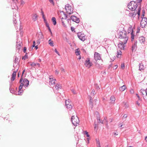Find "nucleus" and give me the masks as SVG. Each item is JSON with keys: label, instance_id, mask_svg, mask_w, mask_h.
Here are the masks:
<instances>
[{"label": "nucleus", "instance_id": "nucleus-8", "mask_svg": "<svg viewBox=\"0 0 147 147\" xmlns=\"http://www.w3.org/2000/svg\"><path fill=\"white\" fill-rule=\"evenodd\" d=\"M13 3H12L11 6L12 8L13 9H18V0H12Z\"/></svg>", "mask_w": 147, "mask_h": 147}, {"label": "nucleus", "instance_id": "nucleus-21", "mask_svg": "<svg viewBox=\"0 0 147 147\" xmlns=\"http://www.w3.org/2000/svg\"><path fill=\"white\" fill-rule=\"evenodd\" d=\"M21 47V45L20 42L18 43L17 42V44L16 45V49H18V50H19Z\"/></svg>", "mask_w": 147, "mask_h": 147}, {"label": "nucleus", "instance_id": "nucleus-24", "mask_svg": "<svg viewBox=\"0 0 147 147\" xmlns=\"http://www.w3.org/2000/svg\"><path fill=\"white\" fill-rule=\"evenodd\" d=\"M126 87L125 86L123 85L119 88V90L121 91H123L126 89Z\"/></svg>", "mask_w": 147, "mask_h": 147}, {"label": "nucleus", "instance_id": "nucleus-55", "mask_svg": "<svg viewBox=\"0 0 147 147\" xmlns=\"http://www.w3.org/2000/svg\"><path fill=\"white\" fill-rule=\"evenodd\" d=\"M35 41H33V45L32 46L33 47H34L35 46Z\"/></svg>", "mask_w": 147, "mask_h": 147}, {"label": "nucleus", "instance_id": "nucleus-20", "mask_svg": "<svg viewBox=\"0 0 147 147\" xmlns=\"http://www.w3.org/2000/svg\"><path fill=\"white\" fill-rule=\"evenodd\" d=\"M136 15V13L135 12L130 13L129 14V16L134 18Z\"/></svg>", "mask_w": 147, "mask_h": 147}, {"label": "nucleus", "instance_id": "nucleus-62", "mask_svg": "<svg viewBox=\"0 0 147 147\" xmlns=\"http://www.w3.org/2000/svg\"><path fill=\"white\" fill-rule=\"evenodd\" d=\"M104 120H106V124L107 125V123H108V122H107V117H104Z\"/></svg>", "mask_w": 147, "mask_h": 147}, {"label": "nucleus", "instance_id": "nucleus-41", "mask_svg": "<svg viewBox=\"0 0 147 147\" xmlns=\"http://www.w3.org/2000/svg\"><path fill=\"white\" fill-rule=\"evenodd\" d=\"M23 91L22 90H19L18 94L19 95H21V94L22 93Z\"/></svg>", "mask_w": 147, "mask_h": 147}, {"label": "nucleus", "instance_id": "nucleus-61", "mask_svg": "<svg viewBox=\"0 0 147 147\" xmlns=\"http://www.w3.org/2000/svg\"><path fill=\"white\" fill-rule=\"evenodd\" d=\"M85 133H86V136L88 137L89 136V135L88 134V132L87 131H85Z\"/></svg>", "mask_w": 147, "mask_h": 147}, {"label": "nucleus", "instance_id": "nucleus-60", "mask_svg": "<svg viewBox=\"0 0 147 147\" xmlns=\"http://www.w3.org/2000/svg\"><path fill=\"white\" fill-rule=\"evenodd\" d=\"M45 24L46 26L47 27H49V25L47 23V22H45Z\"/></svg>", "mask_w": 147, "mask_h": 147}, {"label": "nucleus", "instance_id": "nucleus-7", "mask_svg": "<svg viewBox=\"0 0 147 147\" xmlns=\"http://www.w3.org/2000/svg\"><path fill=\"white\" fill-rule=\"evenodd\" d=\"M124 40H120V42L118 45V47L121 50H124L125 47V44L124 42Z\"/></svg>", "mask_w": 147, "mask_h": 147}, {"label": "nucleus", "instance_id": "nucleus-48", "mask_svg": "<svg viewBox=\"0 0 147 147\" xmlns=\"http://www.w3.org/2000/svg\"><path fill=\"white\" fill-rule=\"evenodd\" d=\"M61 72L62 73H63L65 72V70L63 68H61L60 69Z\"/></svg>", "mask_w": 147, "mask_h": 147}, {"label": "nucleus", "instance_id": "nucleus-37", "mask_svg": "<svg viewBox=\"0 0 147 147\" xmlns=\"http://www.w3.org/2000/svg\"><path fill=\"white\" fill-rule=\"evenodd\" d=\"M19 59L18 58L16 57L14 60V63H17L18 62Z\"/></svg>", "mask_w": 147, "mask_h": 147}, {"label": "nucleus", "instance_id": "nucleus-18", "mask_svg": "<svg viewBox=\"0 0 147 147\" xmlns=\"http://www.w3.org/2000/svg\"><path fill=\"white\" fill-rule=\"evenodd\" d=\"M139 40L141 43H144L145 41V38L143 36H140L139 38Z\"/></svg>", "mask_w": 147, "mask_h": 147}, {"label": "nucleus", "instance_id": "nucleus-63", "mask_svg": "<svg viewBox=\"0 0 147 147\" xmlns=\"http://www.w3.org/2000/svg\"><path fill=\"white\" fill-rule=\"evenodd\" d=\"M137 41H135V42H134V44H133V45L137 46Z\"/></svg>", "mask_w": 147, "mask_h": 147}, {"label": "nucleus", "instance_id": "nucleus-27", "mask_svg": "<svg viewBox=\"0 0 147 147\" xmlns=\"http://www.w3.org/2000/svg\"><path fill=\"white\" fill-rule=\"evenodd\" d=\"M141 8L140 7H139L138 9V10L137 12V13L138 15V19H139L140 16V11H141Z\"/></svg>", "mask_w": 147, "mask_h": 147}, {"label": "nucleus", "instance_id": "nucleus-46", "mask_svg": "<svg viewBox=\"0 0 147 147\" xmlns=\"http://www.w3.org/2000/svg\"><path fill=\"white\" fill-rule=\"evenodd\" d=\"M9 90H10V92L11 93H12V94L14 93V91L12 88H10Z\"/></svg>", "mask_w": 147, "mask_h": 147}, {"label": "nucleus", "instance_id": "nucleus-5", "mask_svg": "<svg viewBox=\"0 0 147 147\" xmlns=\"http://www.w3.org/2000/svg\"><path fill=\"white\" fill-rule=\"evenodd\" d=\"M141 18L142 20L140 22V26L141 27L144 28L147 24V18L146 17H143Z\"/></svg>", "mask_w": 147, "mask_h": 147}, {"label": "nucleus", "instance_id": "nucleus-54", "mask_svg": "<svg viewBox=\"0 0 147 147\" xmlns=\"http://www.w3.org/2000/svg\"><path fill=\"white\" fill-rule=\"evenodd\" d=\"M136 95L137 96L139 100H141V99L140 98L139 95L138 94H136Z\"/></svg>", "mask_w": 147, "mask_h": 147}, {"label": "nucleus", "instance_id": "nucleus-25", "mask_svg": "<svg viewBox=\"0 0 147 147\" xmlns=\"http://www.w3.org/2000/svg\"><path fill=\"white\" fill-rule=\"evenodd\" d=\"M137 46L134 45H133L132 46V49H131L132 51L133 52L135 51L137 49Z\"/></svg>", "mask_w": 147, "mask_h": 147}, {"label": "nucleus", "instance_id": "nucleus-19", "mask_svg": "<svg viewBox=\"0 0 147 147\" xmlns=\"http://www.w3.org/2000/svg\"><path fill=\"white\" fill-rule=\"evenodd\" d=\"M110 100H111L110 103L111 104H114L115 100V97L113 96H111L110 98Z\"/></svg>", "mask_w": 147, "mask_h": 147}, {"label": "nucleus", "instance_id": "nucleus-50", "mask_svg": "<svg viewBox=\"0 0 147 147\" xmlns=\"http://www.w3.org/2000/svg\"><path fill=\"white\" fill-rule=\"evenodd\" d=\"M49 1L53 5H54V4L53 0H49Z\"/></svg>", "mask_w": 147, "mask_h": 147}, {"label": "nucleus", "instance_id": "nucleus-34", "mask_svg": "<svg viewBox=\"0 0 147 147\" xmlns=\"http://www.w3.org/2000/svg\"><path fill=\"white\" fill-rule=\"evenodd\" d=\"M22 76L21 79L20 80V83H21V84H20V86H24V83H23V82H22Z\"/></svg>", "mask_w": 147, "mask_h": 147}, {"label": "nucleus", "instance_id": "nucleus-58", "mask_svg": "<svg viewBox=\"0 0 147 147\" xmlns=\"http://www.w3.org/2000/svg\"><path fill=\"white\" fill-rule=\"evenodd\" d=\"M91 94H93V95H94L95 94V90H92L91 93Z\"/></svg>", "mask_w": 147, "mask_h": 147}, {"label": "nucleus", "instance_id": "nucleus-6", "mask_svg": "<svg viewBox=\"0 0 147 147\" xmlns=\"http://www.w3.org/2000/svg\"><path fill=\"white\" fill-rule=\"evenodd\" d=\"M19 15L18 13H17V14H14V16L13 17V24L15 26H16V27H17L16 23H17V20H19Z\"/></svg>", "mask_w": 147, "mask_h": 147}, {"label": "nucleus", "instance_id": "nucleus-31", "mask_svg": "<svg viewBox=\"0 0 147 147\" xmlns=\"http://www.w3.org/2000/svg\"><path fill=\"white\" fill-rule=\"evenodd\" d=\"M133 31V32H134V31L133 28H129L128 29V33L127 34H128V36H129V34L130 32L131 33V32Z\"/></svg>", "mask_w": 147, "mask_h": 147}, {"label": "nucleus", "instance_id": "nucleus-44", "mask_svg": "<svg viewBox=\"0 0 147 147\" xmlns=\"http://www.w3.org/2000/svg\"><path fill=\"white\" fill-rule=\"evenodd\" d=\"M30 65L32 67H34L36 65V63H32L30 64Z\"/></svg>", "mask_w": 147, "mask_h": 147}, {"label": "nucleus", "instance_id": "nucleus-52", "mask_svg": "<svg viewBox=\"0 0 147 147\" xmlns=\"http://www.w3.org/2000/svg\"><path fill=\"white\" fill-rule=\"evenodd\" d=\"M121 68H124V67H125V66L124 64V63L121 64Z\"/></svg>", "mask_w": 147, "mask_h": 147}, {"label": "nucleus", "instance_id": "nucleus-1", "mask_svg": "<svg viewBox=\"0 0 147 147\" xmlns=\"http://www.w3.org/2000/svg\"><path fill=\"white\" fill-rule=\"evenodd\" d=\"M118 35L119 38H120L121 40H124L125 43H126L128 39V36L126 31L123 30L119 31Z\"/></svg>", "mask_w": 147, "mask_h": 147}, {"label": "nucleus", "instance_id": "nucleus-3", "mask_svg": "<svg viewBox=\"0 0 147 147\" xmlns=\"http://www.w3.org/2000/svg\"><path fill=\"white\" fill-rule=\"evenodd\" d=\"M71 120L72 124L74 126H77L78 124H79V120L78 117L77 116H72Z\"/></svg>", "mask_w": 147, "mask_h": 147}, {"label": "nucleus", "instance_id": "nucleus-40", "mask_svg": "<svg viewBox=\"0 0 147 147\" xmlns=\"http://www.w3.org/2000/svg\"><path fill=\"white\" fill-rule=\"evenodd\" d=\"M17 71H14L12 74V76H13L16 77V72Z\"/></svg>", "mask_w": 147, "mask_h": 147}, {"label": "nucleus", "instance_id": "nucleus-23", "mask_svg": "<svg viewBox=\"0 0 147 147\" xmlns=\"http://www.w3.org/2000/svg\"><path fill=\"white\" fill-rule=\"evenodd\" d=\"M144 69V67L143 64H142L141 63H139V70L141 71V70H143Z\"/></svg>", "mask_w": 147, "mask_h": 147}, {"label": "nucleus", "instance_id": "nucleus-13", "mask_svg": "<svg viewBox=\"0 0 147 147\" xmlns=\"http://www.w3.org/2000/svg\"><path fill=\"white\" fill-rule=\"evenodd\" d=\"M94 59L96 61L98 60H100L101 57L100 54L98 53L95 52L94 54Z\"/></svg>", "mask_w": 147, "mask_h": 147}, {"label": "nucleus", "instance_id": "nucleus-14", "mask_svg": "<svg viewBox=\"0 0 147 147\" xmlns=\"http://www.w3.org/2000/svg\"><path fill=\"white\" fill-rule=\"evenodd\" d=\"M140 93H141L144 97L145 95L147 96V88L145 90L144 89H141L140 90Z\"/></svg>", "mask_w": 147, "mask_h": 147}, {"label": "nucleus", "instance_id": "nucleus-53", "mask_svg": "<svg viewBox=\"0 0 147 147\" xmlns=\"http://www.w3.org/2000/svg\"><path fill=\"white\" fill-rule=\"evenodd\" d=\"M127 115L126 114H125L123 116V118L125 119L127 118Z\"/></svg>", "mask_w": 147, "mask_h": 147}, {"label": "nucleus", "instance_id": "nucleus-45", "mask_svg": "<svg viewBox=\"0 0 147 147\" xmlns=\"http://www.w3.org/2000/svg\"><path fill=\"white\" fill-rule=\"evenodd\" d=\"M55 52L58 55H59V56H60V54L59 53V52L57 51V50L56 49H55Z\"/></svg>", "mask_w": 147, "mask_h": 147}, {"label": "nucleus", "instance_id": "nucleus-4", "mask_svg": "<svg viewBox=\"0 0 147 147\" xmlns=\"http://www.w3.org/2000/svg\"><path fill=\"white\" fill-rule=\"evenodd\" d=\"M65 9L66 10V12L69 14L72 13L73 12V8L71 6L69 5V4H67L65 5Z\"/></svg>", "mask_w": 147, "mask_h": 147}, {"label": "nucleus", "instance_id": "nucleus-57", "mask_svg": "<svg viewBox=\"0 0 147 147\" xmlns=\"http://www.w3.org/2000/svg\"><path fill=\"white\" fill-rule=\"evenodd\" d=\"M61 22H62V24L63 26L64 27H65L66 26V25L65 24L64 22L62 20Z\"/></svg>", "mask_w": 147, "mask_h": 147}, {"label": "nucleus", "instance_id": "nucleus-51", "mask_svg": "<svg viewBox=\"0 0 147 147\" xmlns=\"http://www.w3.org/2000/svg\"><path fill=\"white\" fill-rule=\"evenodd\" d=\"M71 91L74 94H76V92L75 91V90L73 89H72L71 90Z\"/></svg>", "mask_w": 147, "mask_h": 147}, {"label": "nucleus", "instance_id": "nucleus-32", "mask_svg": "<svg viewBox=\"0 0 147 147\" xmlns=\"http://www.w3.org/2000/svg\"><path fill=\"white\" fill-rule=\"evenodd\" d=\"M50 45L51 46H53V42L52 41L51 39H50L48 41Z\"/></svg>", "mask_w": 147, "mask_h": 147}, {"label": "nucleus", "instance_id": "nucleus-16", "mask_svg": "<svg viewBox=\"0 0 147 147\" xmlns=\"http://www.w3.org/2000/svg\"><path fill=\"white\" fill-rule=\"evenodd\" d=\"M23 82L24 84V86L27 87L29 84V81L26 79H24Z\"/></svg>", "mask_w": 147, "mask_h": 147}, {"label": "nucleus", "instance_id": "nucleus-35", "mask_svg": "<svg viewBox=\"0 0 147 147\" xmlns=\"http://www.w3.org/2000/svg\"><path fill=\"white\" fill-rule=\"evenodd\" d=\"M96 144H97V146H100V142L99 141V140L98 139H96Z\"/></svg>", "mask_w": 147, "mask_h": 147}, {"label": "nucleus", "instance_id": "nucleus-42", "mask_svg": "<svg viewBox=\"0 0 147 147\" xmlns=\"http://www.w3.org/2000/svg\"><path fill=\"white\" fill-rule=\"evenodd\" d=\"M67 102V104H70L71 103L70 102H69V100H66L65 101V105H66V102Z\"/></svg>", "mask_w": 147, "mask_h": 147}, {"label": "nucleus", "instance_id": "nucleus-49", "mask_svg": "<svg viewBox=\"0 0 147 147\" xmlns=\"http://www.w3.org/2000/svg\"><path fill=\"white\" fill-rule=\"evenodd\" d=\"M130 93L131 94H133L134 92V91L133 89H131L130 91Z\"/></svg>", "mask_w": 147, "mask_h": 147}, {"label": "nucleus", "instance_id": "nucleus-39", "mask_svg": "<svg viewBox=\"0 0 147 147\" xmlns=\"http://www.w3.org/2000/svg\"><path fill=\"white\" fill-rule=\"evenodd\" d=\"M41 13L42 16V18H44L45 15L44 14V12L43 11L42 9H41Z\"/></svg>", "mask_w": 147, "mask_h": 147}, {"label": "nucleus", "instance_id": "nucleus-9", "mask_svg": "<svg viewBox=\"0 0 147 147\" xmlns=\"http://www.w3.org/2000/svg\"><path fill=\"white\" fill-rule=\"evenodd\" d=\"M56 80L53 78L52 76H50L49 78V85L51 87L53 86Z\"/></svg>", "mask_w": 147, "mask_h": 147}, {"label": "nucleus", "instance_id": "nucleus-38", "mask_svg": "<svg viewBox=\"0 0 147 147\" xmlns=\"http://www.w3.org/2000/svg\"><path fill=\"white\" fill-rule=\"evenodd\" d=\"M144 14H145V10H143L141 16V18H142L143 17H144Z\"/></svg>", "mask_w": 147, "mask_h": 147}, {"label": "nucleus", "instance_id": "nucleus-11", "mask_svg": "<svg viewBox=\"0 0 147 147\" xmlns=\"http://www.w3.org/2000/svg\"><path fill=\"white\" fill-rule=\"evenodd\" d=\"M85 65L88 68L90 67L92 65V63L90 62V60L89 59H88L85 61Z\"/></svg>", "mask_w": 147, "mask_h": 147}, {"label": "nucleus", "instance_id": "nucleus-30", "mask_svg": "<svg viewBox=\"0 0 147 147\" xmlns=\"http://www.w3.org/2000/svg\"><path fill=\"white\" fill-rule=\"evenodd\" d=\"M130 34L131 35V40L132 41L134 40L135 36L134 35V32H133V31L131 32V33H130Z\"/></svg>", "mask_w": 147, "mask_h": 147}, {"label": "nucleus", "instance_id": "nucleus-17", "mask_svg": "<svg viewBox=\"0 0 147 147\" xmlns=\"http://www.w3.org/2000/svg\"><path fill=\"white\" fill-rule=\"evenodd\" d=\"M66 108L67 109H69V110L68 111V113H70V110L72 108V105H71V104H67V102H66Z\"/></svg>", "mask_w": 147, "mask_h": 147}, {"label": "nucleus", "instance_id": "nucleus-2", "mask_svg": "<svg viewBox=\"0 0 147 147\" xmlns=\"http://www.w3.org/2000/svg\"><path fill=\"white\" fill-rule=\"evenodd\" d=\"M128 8L129 9L132 11L135 10L137 6V4L134 1H131L128 3Z\"/></svg>", "mask_w": 147, "mask_h": 147}, {"label": "nucleus", "instance_id": "nucleus-33", "mask_svg": "<svg viewBox=\"0 0 147 147\" xmlns=\"http://www.w3.org/2000/svg\"><path fill=\"white\" fill-rule=\"evenodd\" d=\"M75 53L76 55H80V51H79L78 49H77L76 50Z\"/></svg>", "mask_w": 147, "mask_h": 147}, {"label": "nucleus", "instance_id": "nucleus-36", "mask_svg": "<svg viewBox=\"0 0 147 147\" xmlns=\"http://www.w3.org/2000/svg\"><path fill=\"white\" fill-rule=\"evenodd\" d=\"M37 18V16L36 15H34L33 17V19L34 20V21H35L36 20V19Z\"/></svg>", "mask_w": 147, "mask_h": 147}, {"label": "nucleus", "instance_id": "nucleus-22", "mask_svg": "<svg viewBox=\"0 0 147 147\" xmlns=\"http://www.w3.org/2000/svg\"><path fill=\"white\" fill-rule=\"evenodd\" d=\"M121 52L120 50H118L117 51V57L118 58H120L121 55Z\"/></svg>", "mask_w": 147, "mask_h": 147}, {"label": "nucleus", "instance_id": "nucleus-56", "mask_svg": "<svg viewBox=\"0 0 147 147\" xmlns=\"http://www.w3.org/2000/svg\"><path fill=\"white\" fill-rule=\"evenodd\" d=\"M26 48L25 47H24V50H23V52L24 53H25L26 51Z\"/></svg>", "mask_w": 147, "mask_h": 147}, {"label": "nucleus", "instance_id": "nucleus-29", "mask_svg": "<svg viewBox=\"0 0 147 147\" xmlns=\"http://www.w3.org/2000/svg\"><path fill=\"white\" fill-rule=\"evenodd\" d=\"M61 86L59 84H57L55 87V88L57 90H59V89H61Z\"/></svg>", "mask_w": 147, "mask_h": 147}, {"label": "nucleus", "instance_id": "nucleus-15", "mask_svg": "<svg viewBox=\"0 0 147 147\" xmlns=\"http://www.w3.org/2000/svg\"><path fill=\"white\" fill-rule=\"evenodd\" d=\"M43 38V36L42 34L41 33H40V34H38V38L39 39H38L36 43L38 45H39L40 42V40L41 39H42Z\"/></svg>", "mask_w": 147, "mask_h": 147}, {"label": "nucleus", "instance_id": "nucleus-28", "mask_svg": "<svg viewBox=\"0 0 147 147\" xmlns=\"http://www.w3.org/2000/svg\"><path fill=\"white\" fill-rule=\"evenodd\" d=\"M123 105L125 109L127 108L128 107V105L126 102H123Z\"/></svg>", "mask_w": 147, "mask_h": 147}, {"label": "nucleus", "instance_id": "nucleus-26", "mask_svg": "<svg viewBox=\"0 0 147 147\" xmlns=\"http://www.w3.org/2000/svg\"><path fill=\"white\" fill-rule=\"evenodd\" d=\"M52 20L53 22V24L54 25H55L56 23V19L55 17H53L52 18Z\"/></svg>", "mask_w": 147, "mask_h": 147}, {"label": "nucleus", "instance_id": "nucleus-47", "mask_svg": "<svg viewBox=\"0 0 147 147\" xmlns=\"http://www.w3.org/2000/svg\"><path fill=\"white\" fill-rule=\"evenodd\" d=\"M90 105H91V107H93V103L91 101V100H90Z\"/></svg>", "mask_w": 147, "mask_h": 147}, {"label": "nucleus", "instance_id": "nucleus-43", "mask_svg": "<svg viewBox=\"0 0 147 147\" xmlns=\"http://www.w3.org/2000/svg\"><path fill=\"white\" fill-rule=\"evenodd\" d=\"M15 78H16L15 77L12 76L11 78V81H13L14 80Z\"/></svg>", "mask_w": 147, "mask_h": 147}, {"label": "nucleus", "instance_id": "nucleus-64", "mask_svg": "<svg viewBox=\"0 0 147 147\" xmlns=\"http://www.w3.org/2000/svg\"><path fill=\"white\" fill-rule=\"evenodd\" d=\"M21 5H23L24 3V2L22 0H21Z\"/></svg>", "mask_w": 147, "mask_h": 147}, {"label": "nucleus", "instance_id": "nucleus-59", "mask_svg": "<svg viewBox=\"0 0 147 147\" xmlns=\"http://www.w3.org/2000/svg\"><path fill=\"white\" fill-rule=\"evenodd\" d=\"M55 74L56 75H58L59 74V71L57 70H56L55 71Z\"/></svg>", "mask_w": 147, "mask_h": 147}, {"label": "nucleus", "instance_id": "nucleus-12", "mask_svg": "<svg viewBox=\"0 0 147 147\" xmlns=\"http://www.w3.org/2000/svg\"><path fill=\"white\" fill-rule=\"evenodd\" d=\"M71 18L72 20V21L77 23H79L80 22L79 18L74 16H72L71 17Z\"/></svg>", "mask_w": 147, "mask_h": 147}, {"label": "nucleus", "instance_id": "nucleus-10", "mask_svg": "<svg viewBox=\"0 0 147 147\" xmlns=\"http://www.w3.org/2000/svg\"><path fill=\"white\" fill-rule=\"evenodd\" d=\"M77 35L79 38L82 41H84L85 40V35L81 32L78 33Z\"/></svg>", "mask_w": 147, "mask_h": 147}]
</instances>
